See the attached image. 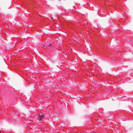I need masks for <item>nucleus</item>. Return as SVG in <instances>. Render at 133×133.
Segmentation results:
<instances>
[{"instance_id": "nucleus-5", "label": "nucleus", "mask_w": 133, "mask_h": 133, "mask_svg": "<svg viewBox=\"0 0 133 133\" xmlns=\"http://www.w3.org/2000/svg\"><path fill=\"white\" fill-rule=\"evenodd\" d=\"M0 133H1L0 131Z\"/></svg>"}, {"instance_id": "nucleus-1", "label": "nucleus", "mask_w": 133, "mask_h": 133, "mask_svg": "<svg viewBox=\"0 0 133 133\" xmlns=\"http://www.w3.org/2000/svg\"><path fill=\"white\" fill-rule=\"evenodd\" d=\"M44 115L43 114L41 115H39L38 116V119L41 121L44 117Z\"/></svg>"}, {"instance_id": "nucleus-2", "label": "nucleus", "mask_w": 133, "mask_h": 133, "mask_svg": "<svg viewBox=\"0 0 133 133\" xmlns=\"http://www.w3.org/2000/svg\"><path fill=\"white\" fill-rule=\"evenodd\" d=\"M52 45V44H50L49 45H48L49 47H50Z\"/></svg>"}, {"instance_id": "nucleus-4", "label": "nucleus", "mask_w": 133, "mask_h": 133, "mask_svg": "<svg viewBox=\"0 0 133 133\" xmlns=\"http://www.w3.org/2000/svg\"><path fill=\"white\" fill-rule=\"evenodd\" d=\"M53 18V17H51V19H52H52Z\"/></svg>"}, {"instance_id": "nucleus-3", "label": "nucleus", "mask_w": 133, "mask_h": 133, "mask_svg": "<svg viewBox=\"0 0 133 133\" xmlns=\"http://www.w3.org/2000/svg\"><path fill=\"white\" fill-rule=\"evenodd\" d=\"M3 63L4 64H5V61H4V60H3Z\"/></svg>"}]
</instances>
